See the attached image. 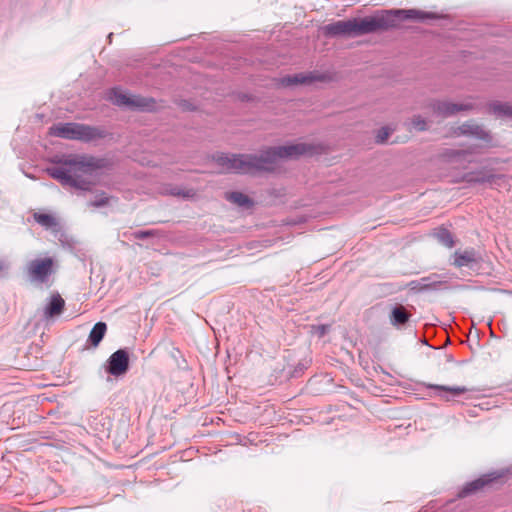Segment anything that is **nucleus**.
Instances as JSON below:
<instances>
[{
  "mask_svg": "<svg viewBox=\"0 0 512 512\" xmlns=\"http://www.w3.org/2000/svg\"><path fill=\"white\" fill-rule=\"evenodd\" d=\"M323 149L321 144L298 142L268 147L255 154L221 153L213 156V159L224 172L254 175L273 172L282 161L320 154Z\"/></svg>",
  "mask_w": 512,
  "mask_h": 512,
  "instance_id": "1",
  "label": "nucleus"
},
{
  "mask_svg": "<svg viewBox=\"0 0 512 512\" xmlns=\"http://www.w3.org/2000/svg\"><path fill=\"white\" fill-rule=\"evenodd\" d=\"M55 166L48 167L46 172L63 186L82 191H89L95 184L92 180L94 173L103 168V159L84 154H69L56 156Z\"/></svg>",
  "mask_w": 512,
  "mask_h": 512,
  "instance_id": "2",
  "label": "nucleus"
},
{
  "mask_svg": "<svg viewBox=\"0 0 512 512\" xmlns=\"http://www.w3.org/2000/svg\"><path fill=\"white\" fill-rule=\"evenodd\" d=\"M385 27L383 18L364 17L340 20L325 26V33L330 36L356 37L369 34Z\"/></svg>",
  "mask_w": 512,
  "mask_h": 512,
  "instance_id": "3",
  "label": "nucleus"
},
{
  "mask_svg": "<svg viewBox=\"0 0 512 512\" xmlns=\"http://www.w3.org/2000/svg\"><path fill=\"white\" fill-rule=\"evenodd\" d=\"M49 133L56 137L84 142L105 137L104 130L80 123H59L50 127Z\"/></svg>",
  "mask_w": 512,
  "mask_h": 512,
  "instance_id": "4",
  "label": "nucleus"
},
{
  "mask_svg": "<svg viewBox=\"0 0 512 512\" xmlns=\"http://www.w3.org/2000/svg\"><path fill=\"white\" fill-rule=\"evenodd\" d=\"M54 259L51 257L36 258L26 265V272L32 282L45 283L54 272Z\"/></svg>",
  "mask_w": 512,
  "mask_h": 512,
  "instance_id": "5",
  "label": "nucleus"
},
{
  "mask_svg": "<svg viewBox=\"0 0 512 512\" xmlns=\"http://www.w3.org/2000/svg\"><path fill=\"white\" fill-rule=\"evenodd\" d=\"M332 79L329 73L312 71L307 73H298L287 75L279 79V85L283 87H292L297 85H310L314 82H328Z\"/></svg>",
  "mask_w": 512,
  "mask_h": 512,
  "instance_id": "6",
  "label": "nucleus"
},
{
  "mask_svg": "<svg viewBox=\"0 0 512 512\" xmlns=\"http://www.w3.org/2000/svg\"><path fill=\"white\" fill-rule=\"evenodd\" d=\"M430 108L438 116L451 117L459 112L471 111L475 108V104L471 101L462 103H454L448 100H435L431 102Z\"/></svg>",
  "mask_w": 512,
  "mask_h": 512,
  "instance_id": "7",
  "label": "nucleus"
},
{
  "mask_svg": "<svg viewBox=\"0 0 512 512\" xmlns=\"http://www.w3.org/2000/svg\"><path fill=\"white\" fill-rule=\"evenodd\" d=\"M113 102L117 105L130 106L143 111H153L157 108V104L153 98L127 95L121 92L114 93Z\"/></svg>",
  "mask_w": 512,
  "mask_h": 512,
  "instance_id": "8",
  "label": "nucleus"
},
{
  "mask_svg": "<svg viewBox=\"0 0 512 512\" xmlns=\"http://www.w3.org/2000/svg\"><path fill=\"white\" fill-rule=\"evenodd\" d=\"M456 136H469L478 140L491 144L493 137L490 131L486 130L482 125L475 121H467L454 129Z\"/></svg>",
  "mask_w": 512,
  "mask_h": 512,
  "instance_id": "9",
  "label": "nucleus"
},
{
  "mask_svg": "<svg viewBox=\"0 0 512 512\" xmlns=\"http://www.w3.org/2000/svg\"><path fill=\"white\" fill-rule=\"evenodd\" d=\"M129 368V355L127 351L119 349L108 359L107 371L113 376H120L127 372Z\"/></svg>",
  "mask_w": 512,
  "mask_h": 512,
  "instance_id": "10",
  "label": "nucleus"
},
{
  "mask_svg": "<svg viewBox=\"0 0 512 512\" xmlns=\"http://www.w3.org/2000/svg\"><path fill=\"white\" fill-rule=\"evenodd\" d=\"M480 259L479 254L474 249L457 250L453 254L452 264L458 268H472L479 263Z\"/></svg>",
  "mask_w": 512,
  "mask_h": 512,
  "instance_id": "11",
  "label": "nucleus"
},
{
  "mask_svg": "<svg viewBox=\"0 0 512 512\" xmlns=\"http://www.w3.org/2000/svg\"><path fill=\"white\" fill-rule=\"evenodd\" d=\"M496 478H497V476L485 475V476L480 477L472 482H469L458 493V497L459 498L467 497V496L483 489L487 484L491 483Z\"/></svg>",
  "mask_w": 512,
  "mask_h": 512,
  "instance_id": "12",
  "label": "nucleus"
},
{
  "mask_svg": "<svg viewBox=\"0 0 512 512\" xmlns=\"http://www.w3.org/2000/svg\"><path fill=\"white\" fill-rule=\"evenodd\" d=\"M486 110L496 118L512 119V103L510 102L491 101L486 105Z\"/></svg>",
  "mask_w": 512,
  "mask_h": 512,
  "instance_id": "13",
  "label": "nucleus"
},
{
  "mask_svg": "<svg viewBox=\"0 0 512 512\" xmlns=\"http://www.w3.org/2000/svg\"><path fill=\"white\" fill-rule=\"evenodd\" d=\"M445 282L438 280L436 275L423 277L418 281H412L409 285L412 290L416 291H427V290H437L444 285Z\"/></svg>",
  "mask_w": 512,
  "mask_h": 512,
  "instance_id": "14",
  "label": "nucleus"
},
{
  "mask_svg": "<svg viewBox=\"0 0 512 512\" xmlns=\"http://www.w3.org/2000/svg\"><path fill=\"white\" fill-rule=\"evenodd\" d=\"M65 307V301L59 294L51 295L48 304L44 308V318L49 319L59 316Z\"/></svg>",
  "mask_w": 512,
  "mask_h": 512,
  "instance_id": "15",
  "label": "nucleus"
},
{
  "mask_svg": "<svg viewBox=\"0 0 512 512\" xmlns=\"http://www.w3.org/2000/svg\"><path fill=\"white\" fill-rule=\"evenodd\" d=\"M494 170L490 168H481L464 175V180L471 184H488L490 185Z\"/></svg>",
  "mask_w": 512,
  "mask_h": 512,
  "instance_id": "16",
  "label": "nucleus"
},
{
  "mask_svg": "<svg viewBox=\"0 0 512 512\" xmlns=\"http://www.w3.org/2000/svg\"><path fill=\"white\" fill-rule=\"evenodd\" d=\"M411 314H409L402 305L395 306L390 314V323L393 326L404 325L409 321Z\"/></svg>",
  "mask_w": 512,
  "mask_h": 512,
  "instance_id": "17",
  "label": "nucleus"
},
{
  "mask_svg": "<svg viewBox=\"0 0 512 512\" xmlns=\"http://www.w3.org/2000/svg\"><path fill=\"white\" fill-rule=\"evenodd\" d=\"M106 331L107 325L104 322H98L93 326L88 337V341L93 347H97L99 345L105 336Z\"/></svg>",
  "mask_w": 512,
  "mask_h": 512,
  "instance_id": "18",
  "label": "nucleus"
},
{
  "mask_svg": "<svg viewBox=\"0 0 512 512\" xmlns=\"http://www.w3.org/2000/svg\"><path fill=\"white\" fill-rule=\"evenodd\" d=\"M161 193L166 195L178 196L186 199L193 198L196 192L193 189H183L178 186L166 185L162 188Z\"/></svg>",
  "mask_w": 512,
  "mask_h": 512,
  "instance_id": "19",
  "label": "nucleus"
},
{
  "mask_svg": "<svg viewBox=\"0 0 512 512\" xmlns=\"http://www.w3.org/2000/svg\"><path fill=\"white\" fill-rule=\"evenodd\" d=\"M511 177L504 174H496L493 172L490 187L498 190H509Z\"/></svg>",
  "mask_w": 512,
  "mask_h": 512,
  "instance_id": "20",
  "label": "nucleus"
},
{
  "mask_svg": "<svg viewBox=\"0 0 512 512\" xmlns=\"http://www.w3.org/2000/svg\"><path fill=\"white\" fill-rule=\"evenodd\" d=\"M34 219L38 224L46 229H51L58 225L57 219L51 214L35 213Z\"/></svg>",
  "mask_w": 512,
  "mask_h": 512,
  "instance_id": "21",
  "label": "nucleus"
},
{
  "mask_svg": "<svg viewBox=\"0 0 512 512\" xmlns=\"http://www.w3.org/2000/svg\"><path fill=\"white\" fill-rule=\"evenodd\" d=\"M226 199L241 207L249 206L252 203L250 198L241 192L228 193Z\"/></svg>",
  "mask_w": 512,
  "mask_h": 512,
  "instance_id": "22",
  "label": "nucleus"
},
{
  "mask_svg": "<svg viewBox=\"0 0 512 512\" xmlns=\"http://www.w3.org/2000/svg\"><path fill=\"white\" fill-rule=\"evenodd\" d=\"M398 13H402L405 15V18L407 19H417V20H424L428 18H435V14L433 13H426L422 12L416 9H409V10H399Z\"/></svg>",
  "mask_w": 512,
  "mask_h": 512,
  "instance_id": "23",
  "label": "nucleus"
},
{
  "mask_svg": "<svg viewBox=\"0 0 512 512\" xmlns=\"http://www.w3.org/2000/svg\"><path fill=\"white\" fill-rule=\"evenodd\" d=\"M437 240L444 246L451 248L454 246V239L452 234L444 228L437 230L435 233Z\"/></svg>",
  "mask_w": 512,
  "mask_h": 512,
  "instance_id": "24",
  "label": "nucleus"
},
{
  "mask_svg": "<svg viewBox=\"0 0 512 512\" xmlns=\"http://www.w3.org/2000/svg\"><path fill=\"white\" fill-rule=\"evenodd\" d=\"M429 388L436 389L439 391L449 392L452 396H458L460 394H463L468 391L466 387H449V386H442V385H429Z\"/></svg>",
  "mask_w": 512,
  "mask_h": 512,
  "instance_id": "25",
  "label": "nucleus"
},
{
  "mask_svg": "<svg viewBox=\"0 0 512 512\" xmlns=\"http://www.w3.org/2000/svg\"><path fill=\"white\" fill-rule=\"evenodd\" d=\"M411 125L417 131H425L428 129L427 121L420 115H414L411 118Z\"/></svg>",
  "mask_w": 512,
  "mask_h": 512,
  "instance_id": "26",
  "label": "nucleus"
},
{
  "mask_svg": "<svg viewBox=\"0 0 512 512\" xmlns=\"http://www.w3.org/2000/svg\"><path fill=\"white\" fill-rule=\"evenodd\" d=\"M392 133V130L389 129L388 127H382L381 129L378 130L377 134H376V137H375V140L377 143L379 144H383L387 141V139L389 138V136L391 135Z\"/></svg>",
  "mask_w": 512,
  "mask_h": 512,
  "instance_id": "27",
  "label": "nucleus"
},
{
  "mask_svg": "<svg viewBox=\"0 0 512 512\" xmlns=\"http://www.w3.org/2000/svg\"><path fill=\"white\" fill-rule=\"evenodd\" d=\"M108 202L109 198L105 195V193H102L98 195L95 200L91 201L89 205L93 207H102L107 205Z\"/></svg>",
  "mask_w": 512,
  "mask_h": 512,
  "instance_id": "28",
  "label": "nucleus"
},
{
  "mask_svg": "<svg viewBox=\"0 0 512 512\" xmlns=\"http://www.w3.org/2000/svg\"><path fill=\"white\" fill-rule=\"evenodd\" d=\"M329 325H315L311 327L312 333L323 337L329 331Z\"/></svg>",
  "mask_w": 512,
  "mask_h": 512,
  "instance_id": "29",
  "label": "nucleus"
},
{
  "mask_svg": "<svg viewBox=\"0 0 512 512\" xmlns=\"http://www.w3.org/2000/svg\"><path fill=\"white\" fill-rule=\"evenodd\" d=\"M154 231L147 230V231H136L133 233V237L135 239H145L154 236Z\"/></svg>",
  "mask_w": 512,
  "mask_h": 512,
  "instance_id": "30",
  "label": "nucleus"
}]
</instances>
